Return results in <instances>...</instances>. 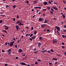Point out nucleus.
Returning <instances> with one entry per match:
<instances>
[{
	"instance_id": "1",
	"label": "nucleus",
	"mask_w": 66,
	"mask_h": 66,
	"mask_svg": "<svg viewBox=\"0 0 66 66\" xmlns=\"http://www.w3.org/2000/svg\"><path fill=\"white\" fill-rule=\"evenodd\" d=\"M7 52H8V54H11V52H12V51H11V49H10L9 50H8Z\"/></svg>"
},
{
	"instance_id": "2",
	"label": "nucleus",
	"mask_w": 66,
	"mask_h": 66,
	"mask_svg": "<svg viewBox=\"0 0 66 66\" xmlns=\"http://www.w3.org/2000/svg\"><path fill=\"white\" fill-rule=\"evenodd\" d=\"M55 28L57 29L58 31H61V30H61V29L60 28V27H58L57 26H55Z\"/></svg>"
},
{
	"instance_id": "3",
	"label": "nucleus",
	"mask_w": 66,
	"mask_h": 66,
	"mask_svg": "<svg viewBox=\"0 0 66 66\" xmlns=\"http://www.w3.org/2000/svg\"><path fill=\"white\" fill-rule=\"evenodd\" d=\"M14 43H15V41H13L12 42H11L10 43V44L9 45L10 46V47H11V46H12L13 45V44H14Z\"/></svg>"
},
{
	"instance_id": "4",
	"label": "nucleus",
	"mask_w": 66,
	"mask_h": 66,
	"mask_svg": "<svg viewBox=\"0 0 66 66\" xmlns=\"http://www.w3.org/2000/svg\"><path fill=\"white\" fill-rule=\"evenodd\" d=\"M57 42H58V40L56 39L53 40V44H55V43H56Z\"/></svg>"
},
{
	"instance_id": "5",
	"label": "nucleus",
	"mask_w": 66,
	"mask_h": 66,
	"mask_svg": "<svg viewBox=\"0 0 66 66\" xmlns=\"http://www.w3.org/2000/svg\"><path fill=\"white\" fill-rule=\"evenodd\" d=\"M39 21H43L44 20L42 18H40L39 19Z\"/></svg>"
},
{
	"instance_id": "6",
	"label": "nucleus",
	"mask_w": 66,
	"mask_h": 66,
	"mask_svg": "<svg viewBox=\"0 0 66 66\" xmlns=\"http://www.w3.org/2000/svg\"><path fill=\"white\" fill-rule=\"evenodd\" d=\"M20 65H27V64L25 63H24L23 62H21L20 63Z\"/></svg>"
},
{
	"instance_id": "7",
	"label": "nucleus",
	"mask_w": 66,
	"mask_h": 66,
	"mask_svg": "<svg viewBox=\"0 0 66 66\" xmlns=\"http://www.w3.org/2000/svg\"><path fill=\"white\" fill-rule=\"evenodd\" d=\"M52 8L53 9H54V10H55L56 11H57V10H58V9H57V7H53Z\"/></svg>"
},
{
	"instance_id": "8",
	"label": "nucleus",
	"mask_w": 66,
	"mask_h": 66,
	"mask_svg": "<svg viewBox=\"0 0 66 66\" xmlns=\"http://www.w3.org/2000/svg\"><path fill=\"white\" fill-rule=\"evenodd\" d=\"M45 25H46V24H42L41 25V28H44L45 27Z\"/></svg>"
},
{
	"instance_id": "9",
	"label": "nucleus",
	"mask_w": 66,
	"mask_h": 66,
	"mask_svg": "<svg viewBox=\"0 0 66 66\" xmlns=\"http://www.w3.org/2000/svg\"><path fill=\"white\" fill-rule=\"evenodd\" d=\"M22 50H21V49L20 48H19L18 50V51L19 52H20V53L22 52Z\"/></svg>"
},
{
	"instance_id": "10",
	"label": "nucleus",
	"mask_w": 66,
	"mask_h": 66,
	"mask_svg": "<svg viewBox=\"0 0 66 66\" xmlns=\"http://www.w3.org/2000/svg\"><path fill=\"white\" fill-rule=\"evenodd\" d=\"M16 29L17 31H18V29H19V26H18V25H16Z\"/></svg>"
},
{
	"instance_id": "11",
	"label": "nucleus",
	"mask_w": 66,
	"mask_h": 66,
	"mask_svg": "<svg viewBox=\"0 0 66 66\" xmlns=\"http://www.w3.org/2000/svg\"><path fill=\"white\" fill-rule=\"evenodd\" d=\"M40 45H41V43L39 42L38 44V47L39 48Z\"/></svg>"
},
{
	"instance_id": "12",
	"label": "nucleus",
	"mask_w": 66,
	"mask_h": 66,
	"mask_svg": "<svg viewBox=\"0 0 66 66\" xmlns=\"http://www.w3.org/2000/svg\"><path fill=\"white\" fill-rule=\"evenodd\" d=\"M35 9H41L42 7H35Z\"/></svg>"
},
{
	"instance_id": "13",
	"label": "nucleus",
	"mask_w": 66,
	"mask_h": 66,
	"mask_svg": "<svg viewBox=\"0 0 66 66\" xmlns=\"http://www.w3.org/2000/svg\"><path fill=\"white\" fill-rule=\"evenodd\" d=\"M22 21H17L16 22V23L17 24L19 23H22Z\"/></svg>"
},
{
	"instance_id": "14",
	"label": "nucleus",
	"mask_w": 66,
	"mask_h": 66,
	"mask_svg": "<svg viewBox=\"0 0 66 66\" xmlns=\"http://www.w3.org/2000/svg\"><path fill=\"white\" fill-rule=\"evenodd\" d=\"M34 4H36V3H38L37 1H35L33 2Z\"/></svg>"
},
{
	"instance_id": "15",
	"label": "nucleus",
	"mask_w": 66,
	"mask_h": 66,
	"mask_svg": "<svg viewBox=\"0 0 66 66\" xmlns=\"http://www.w3.org/2000/svg\"><path fill=\"white\" fill-rule=\"evenodd\" d=\"M43 37H40L39 38V40H42V38H43Z\"/></svg>"
},
{
	"instance_id": "16",
	"label": "nucleus",
	"mask_w": 66,
	"mask_h": 66,
	"mask_svg": "<svg viewBox=\"0 0 66 66\" xmlns=\"http://www.w3.org/2000/svg\"><path fill=\"white\" fill-rule=\"evenodd\" d=\"M47 50H45L44 51H43L42 52V53H45V52H47Z\"/></svg>"
},
{
	"instance_id": "17",
	"label": "nucleus",
	"mask_w": 66,
	"mask_h": 66,
	"mask_svg": "<svg viewBox=\"0 0 66 66\" xmlns=\"http://www.w3.org/2000/svg\"><path fill=\"white\" fill-rule=\"evenodd\" d=\"M35 37H36V36H34L32 37L31 38L32 39H35Z\"/></svg>"
},
{
	"instance_id": "18",
	"label": "nucleus",
	"mask_w": 66,
	"mask_h": 66,
	"mask_svg": "<svg viewBox=\"0 0 66 66\" xmlns=\"http://www.w3.org/2000/svg\"><path fill=\"white\" fill-rule=\"evenodd\" d=\"M18 25L19 26H21V25H22V26H23L24 24H22V23H19L18 24Z\"/></svg>"
},
{
	"instance_id": "19",
	"label": "nucleus",
	"mask_w": 66,
	"mask_h": 66,
	"mask_svg": "<svg viewBox=\"0 0 66 66\" xmlns=\"http://www.w3.org/2000/svg\"><path fill=\"white\" fill-rule=\"evenodd\" d=\"M48 22V21H47V20H46L44 21V23H46Z\"/></svg>"
},
{
	"instance_id": "20",
	"label": "nucleus",
	"mask_w": 66,
	"mask_h": 66,
	"mask_svg": "<svg viewBox=\"0 0 66 66\" xmlns=\"http://www.w3.org/2000/svg\"><path fill=\"white\" fill-rule=\"evenodd\" d=\"M43 4L44 5H47V3L46 2H43Z\"/></svg>"
},
{
	"instance_id": "21",
	"label": "nucleus",
	"mask_w": 66,
	"mask_h": 66,
	"mask_svg": "<svg viewBox=\"0 0 66 66\" xmlns=\"http://www.w3.org/2000/svg\"><path fill=\"white\" fill-rule=\"evenodd\" d=\"M3 32H5V33H6L7 34V31H6V30H3Z\"/></svg>"
},
{
	"instance_id": "22",
	"label": "nucleus",
	"mask_w": 66,
	"mask_h": 66,
	"mask_svg": "<svg viewBox=\"0 0 66 66\" xmlns=\"http://www.w3.org/2000/svg\"><path fill=\"white\" fill-rule=\"evenodd\" d=\"M12 7H13L14 9H15V7H16V6L15 5H14L13 6H12Z\"/></svg>"
},
{
	"instance_id": "23",
	"label": "nucleus",
	"mask_w": 66,
	"mask_h": 66,
	"mask_svg": "<svg viewBox=\"0 0 66 66\" xmlns=\"http://www.w3.org/2000/svg\"><path fill=\"white\" fill-rule=\"evenodd\" d=\"M50 50V51H51L52 52H53L54 51L53 49H52L51 50Z\"/></svg>"
},
{
	"instance_id": "24",
	"label": "nucleus",
	"mask_w": 66,
	"mask_h": 66,
	"mask_svg": "<svg viewBox=\"0 0 66 66\" xmlns=\"http://www.w3.org/2000/svg\"><path fill=\"white\" fill-rule=\"evenodd\" d=\"M62 16H63V18H65V15H64L63 14L62 15Z\"/></svg>"
},
{
	"instance_id": "25",
	"label": "nucleus",
	"mask_w": 66,
	"mask_h": 66,
	"mask_svg": "<svg viewBox=\"0 0 66 66\" xmlns=\"http://www.w3.org/2000/svg\"><path fill=\"white\" fill-rule=\"evenodd\" d=\"M53 60H55V61H56L57 60V59L55 58H54L53 59Z\"/></svg>"
},
{
	"instance_id": "26",
	"label": "nucleus",
	"mask_w": 66,
	"mask_h": 66,
	"mask_svg": "<svg viewBox=\"0 0 66 66\" xmlns=\"http://www.w3.org/2000/svg\"><path fill=\"white\" fill-rule=\"evenodd\" d=\"M57 34H58V35H60V33H59V31H58V30H57Z\"/></svg>"
},
{
	"instance_id": "27",
	"label": "nucleus",
	"mask_w": 66,
	"mask_h": 66,
	"mask_svg": "<svg viewBox=\"0 0 66 66\" xmlns=\"http://www.w3.org/2000/svg\"><path fill=\"white\" fill-rule=\"evenodd\" d=\"M36 50V47H35L33 51H35Z\"/></svg>"
},
{
	"instance_id": "28",
	"label": "nucleus",
	"mask_w": 66,
	"mask_h": 66,
	"mask_svg": "<svg viewBox=\"0 0 66 66\" xmlns=\"http://www.w3.org/2000/svg\"><path fill=\"white\" fill-rule=\"evenodd\" d=\"M47 9L48 10H49L50 9V7H49V6H47Z\"/></svg>"
},
{
	"instance_id": "29",
	"label": "nucleus",
	"mask_w": 66,
	"mask_h": 66,
	"mask_svg": "<svg viewBox=\"0 0 66 66\" xmlns=\"http://www.w3.org/2000/svg\"><path fill=\"white\" fill-rule=\"evenodd\" d=\"M37 52H38V51L34 52V53H37Z\"/></svg>"
},
{
	"instance_id": "30",
	"label": "nucleus",
	"mask_w": 66,
	"mask_h": 66,
	"mask_svg": "<svg viewBox=\"0 0 66 66\" xmlns=\"http://www.w3.org/2000/svg\"><path fill=\"white\" fill-rule=\"evenodd\" d=\"M19 18V16L18 15L17 16L16 18H17V19H18Z\"/></svg>"
},
{
	"instance_id": "31",
	"label": "nucleus",
	"mask_w": 66,
	"mask_h": 66,
	"mask_svg": "<svg viewBox=\"0 0 66 66\" xmlns=\"http://www.w3.org/2000/svg\"><path fill=\"white\" fill-rule=\"evenodd\" d=\"M43 11H44L45 12V11H46V9H44L43 10Z\"/></svg>"
},
{
	"instance_id": "32",
	"label": "nucleus",
	"mask_w": 66,
	"mask_h": 66,
	"mask_svg": "<svg viewBox=\"0 0 66 66\" xmlns=\"http://www.w3.org/2000/svg\"><path fill=\"white\" fill-rule=\"evenodd\" d=\"M3 21L2 20H0V23H1L2 22H3Z\"/></svg>"
},
{
	"instance_id": "33",
	"label": "nucleus",
	"mask_w": 66,
	"mask_h": 66,
	"mask_svg": "<svg viewBox=\"0 0 66 66\" xmlns=\"http://www.w3.org/2000/svg\"><path fill=\"white\" fill-rule=\"evenodd\" d=\"M33 35V34H31L30 36V37H32Z\"/></svg>"
},
{
	"instance_id": "34",
	"label": "nucleus",
	"mask_w": 66,
	"mask_h": 66,
	"mask_svg": "<svg viewBox=\"0 0 66 66\" xmlns=\"http://www.w3.org/2000/svg\"><path fill=\"white\" fill-rule=\"evenodd\" d=\"M37 32V31H35L34 32V34H36Z\"/></svg>"
},
{
	"instance_id": "35",
	"label": "nucleus",
	"mask_w": 66,
	"mask_h": 66,
	"mask_svg": "<svg viewBox=\"0 0 66 66\" xmlns=\"http://www.w3.org/2000/svg\"><path fill=\"white\" fill-rule=\"evenodd\" d=\"M62 37H63V38H65V35H62Z\"/></svg>"
},
{
	"instance_id": "36",
	"label": "nucleus",
	"mask_w": 66,
	"mask_h": 66,
	"mask_svg": "<svg viewBox=\"0 0 66 66\" xmlns=\"http://www.w3.org/2000/svg\"><path fill=\"white\" fill-rule=\"evenodd\" d=\"M38 62H35V64H36V65H37V64H38Z\"/></svg>"
},
{
	"instance_id": "37",
	"label": "nucleus",
	"mask_w": 66,
	"mask_h": 66,
	"mask_svg": "<svg viewBox=\"0 0 66 66\" xmlns=\"http://www.w3.org/2000/svg\"><path fill=\"white\" fill-rule=\"evenodd\" d=\"M47 52L48 53H50V52H50V51H47Z\"/></svg>"
},
{
	"instance_id": "38",
	"label": "nucleus",
	"mask_w": 66,
	"mask_h": 66,
	"mask_svg": "<svg viewBox=\"0 0 66 66\" xmlns=\"http://www.w3.org/2000/svg\"><path fill=\"white\" fill-rule=\"evenodd\" d=\"M2 52H5V51L4 50H2Z\"/></svg>"
},
{
	"instance_id": "39",
	"label": "nucleus",
	"mask_w": 66,
	"mask_h": 66,
	"mask_svg": "<svg viewBox=\"0 0 66 66\" xmlns=\"http://www.w3.org/2000/svg\"><path fill=\"white\" fill-rule=\"evenodd\" d=\"M64 32H66V29H63V30Z\"/></svg>"
},
{
	"instance_id": "40",
	"label": "nucleus",
	"mask_w": 66,
	"mask_h": 66,
	"mask_svg": "<svg viewBox=\"0 0 66 66\" xmlns=\"http://www.w3.org/2000/svg\"><path fill=\"white\" fill-rule=\"evenodd\" d=\"M48 3L50 4H51L52 3L50 1H49Z\"/></svg>"
},
{
	"instance_id": "41",
	"label": "nucleus",
	"mask_w": 66,
	"mask_h": 66,
	"mask_svg": "<svg viewBox=\"0 0 66 66\" xmlns=\"http://www.w3.org/2000/svg\"><path fill=\"white\" fill-rule=\"evenodd\" d=\"M31 30H33L34 29V28H33V27H31Z\"/></svg>"
},
{
	"instance_id": "42",
	"label": "nucleus",
	"mask_w": 66,
	"mask_h": 66,
	"mask_svg": "<svg viewBox=\"0 0 66 66\" xmlns=\"http://www.w3.org/2000/svg\"><path fill=\"white\" fill-rule=\"evenodd\" d=\"M50 13H51V14H53V12H52V11H50Z\"/></svg>"
},
{
	"instance_id": "43",
	"label": "nucleus",
	"mask_w": 66,
	"mask_h": 66,
	"mask_svg": "<svg viewBox=\"0 0 66 66\" xmlns=\"http://www.w3.org/2000/svg\"><path fill=\"white\" fill-rule=\"evenodd\" d=\"M51 10L52 11H54V10L53 9L51 8Z\"/></svg>"
},
{
	"instance_id": "44",
	"label": "nucleus",
	"mask_w": 66,
	"mask_h": 66,
	"mask_svg": "<svg viewBox=\"0 0 66 66\" xmlns=\"http://www.w3.org/2000/svg\"><path fill=\"white\" fill-rule=\"evenodd\" d=\"M62 48H63V49H64V48H65V46H62Z\"/></svg>"
},
{
	"instance_id": "45",
	"label": "nucleus",
	"mask_w": 66,
	"mask_h": 66,
	"mask_svg": "<svg viewBox=\"0 0 66 66\" xmlns=\"http://www.w3.org/2000/svg\"><path fill=\"white\" fill-rule=\"evenodd\" d=\"M34 66V64H31V65H30V66Z\"/></svg>"
},
{
	"instance_id": "46",
	"label": "nucleus",
	"mask_w": 66,
	"mask_h": 66,
	"mask_svg": "<svg viewBox=\"0 0 66 66\" xmlns=\"http://www.w3.org/2000/svg\"><path fill=\"white\" fill-rule=\"evenodd\" d=\"M9 6L8 5H7L6 6V7H9Z\"/></svg>"
},
{
	"instance_id": "47",
	"label": "nucleus",
	"mask_w": 66,
	"mask_h": 66,
	"mask_svg": "<svg viewBox=\"0 0 66 66\" xmlns=\"http://www.w3.org/2000/svg\"><path fill=\"white\" fill-rule=\"evenodd\" d=\"M37 60L39 62H41V60L40 59H38Z\"/></svg>"
},
{
	"instance_id": "48",
	"label": "nucleus",
	"mask_w": 66,
	"mask_h": 66,
	"mask_svg": "<svg viewBox=\"0 0 66 66\" xmlns=\"http://www.w3.org/2000/svg\"><path fill=\"white\" fill-rule=\"evenodd\" d=\"M54 4H57V3L56 2H54Z\"/></svg>"
},
{
	"instance_id": "49",
	"label": "nucleus",
	"mask_w": 66,
	"mask_h": 66,
	"mask_svg": "<svg viewBox=\"0 0 66 66\" xmlns=\"http://www.w3.org/2000/svg\"><path fill=\"white\" fill-rule=\"evenodd\" d=\"M0 14L1 15H2V14H3V12H1Z\"/></svg>"
},
{
	"instance_id": "50",
	"label": "nucleus",
	"mask_w": 66,
	"mask_h": 66,
	"mask_svg": "<svg viewBox=\"0 0 66 66\" xmlns=\"http://www.w3.org/2000/svg\"><path fill=\"white\" fill-rule=\"evenodd\" d=\"M5 29H6V30H8L9 29V28H8V27H6Z\"/></svg>"
},
{
	"instance_id": "51",
	"label": "nucleus",
	"mask_w": 66,
	"mask_h": 66,
	"mask_svg": "<svg viewBox=\"0 0 66 66\" xmlns=\"http://www.w3.org/2000/svg\"><path fill=\"white\" fill-rule=\"evenodd\" d=\"M13 20L14 21H15L16 20V19H15L14 18H13Z\"/></svg>"
},
{
	"instance_id": "52",
	"label": "nucleus",
	"mask_w": 66,
	"mask_h": 66,
	"mask_svg": "<svg viewBox=\"0 0 66 66\" xmlns=\"http://www.w3.org/2000/svg\"><path fill=\"white\" fill-rule=\"evenodd\" d=\"M52 63H51V62H49V65H52Z\"/></svg>"
},
{
	"instance_id": "53",
	"label": "nucleus",
	"mask_w": 66,
	"mask_h": 66,
	"mask_svg": "<svg viewBox=\"0 0 66 66\" xmlns=\"http://www.w3.org/2000/svg\"><path fill=\"white\" fill-rule=\"evenodd\" d=\"M55 64L56 65H57V62H56L55 63Z\"/></svg>"
},
{
	"instance_id": "54",
	"label": "nucleus",
	"mask_w": 66,
	"mask_h": 66,
	"mask_svg": "<svg viewBox=\"0 0 66 66\" xmlns=\"http://www.w3.org/2000/svg\"><path fill=\"white\" fill-rule=\"evenodd\" d=\"M47 32H49L50 31V30H49L48 29H47Z\"/></svg>"
},
{
	"instance_id": "55",
	"label": "nucleus",
	"mask_w": 66,
	"mask_h": 66,
	"mask_svg": "<svg viewBox=\"0 0 66 66\" xmlns=\"http://www.w3.org/2000/svg\"><path fill=\"white\" fill-rule=\"evenodd\" d=\"M63 3H66V2H65V1H63Z\"/></svg>"
},
{
	"instance_id": "56",
	"label": "nucleus",
	"mask_w": 66,
	"mask_h": 66,
	"mask_svg": "<svg viewBox=\"0 0 66 66\" xmlns=\"http://www.w3.org/2000/svg\"><path fill=\"white\" fill-rule=\"evenodd\" d=\"M15 48H17V45H15Z\"/></svg>"
},
{
	"instance_id": "57",
	"label": "nucleus",
	"mask_w": 66,
	"mask_h": 66,
	"mask_svg": "<svg viewBox=\"0 0 66 66\" xmlns=\"http://www.w3.org/2000/svg\"><path fill=\"white\" fill-rule=\"evenodd\" d=\"M1 16H2V17H4V16H5V15H1Z\"/></svg>"
},
{
	"instance_id": "58",
	"label": "nucleus",
	"mask_w": 66,
	"mask_h": 66,
	"mask_svg": "<svg viewBox=\"0 0 66 66\" xmlns=\"http://www.w3.org/2000/svg\"><path fill=\"white\" fill-rule=\"evenodd\" d=\"M7 45V43L6 42V43L5 45V46H6V45Z\"/></svg>"
},
{
	"instance_id": "59",
	"label": "nucleus",
	"mask_w": 66,
	"mask_h": 66,
	"mask_svg": "<svg viewBox=\"0 0 66 66\" xmlns=\"http://www.w3.org/2000/svg\"><path fill=\"white\" fill-rule=\"evenodd\" d=\"M26 3H29V1H27Z\"/></svg>"
},
{
	"instance_id": "60",
	"label": "nucleus",
	"mask_w": 66,
	"mask_h": 66,
	"mask_svg": "<svg viewBox=\"0 0 66 66\" xmlns=\"http://www.w3.org/2000/svg\"><path fill=\"white\" fill-rule=\"evenodd\" d=\"M28 36V34H27L26 35V36L27 37Z\"/></svg>"
},
{
	"instance_id": "61",
	"label": "nucleus",
	"mask_w": 66,
	"mask_h": 66,
	"mask_svg": "<svg viewBox=\"0 0 66 66\" xmlns=\"http://www.w3.org/2000/svg\"><path fill=\"white\" fill-rule=\"evenodd\" d=\"M62 45H64V43L62 42Z\"/></svg>"
},
{
	"instance_id": "62",
	"label": "nucleus",
	"mask_w": 66,
	"mask_h": 66,
	"mask_svg": "<svg viewBox=\"0 0 66 66\" xmlns=\"http://www.w3.org/2000/svg\"><path fill=\"white\" fill-rule=\"evenodd\" d=\"M7 64L6 63V64H5V66H7Z\"/></svg>"
},
{
	"instance_id": "63",
	"label": "nucleus",
	"mask_w": 66,
	"mask_h": 66,
	"mask_svg": "<svg viewBox=\"0 0 66 66\" xmlns=\"http://www.w3.org/2000/svg\"><path fill=\"white\" fill-rule=\"evenodd\" d=\"M64 28H66V25H64Z\"/></svg>"
},
{
	"instance_id": "64",
	"label": "nucleus",
	"mask_w": 66,
	"mask_h": 66,
	"mask_svg": "<svg viewBox=\"0 0 66 66\" xmlns=\"http://www.w3.org/2000/svg\"><path fill=\"white\" fill-rule=\"evenodd\" d=\"M38 11H39V10H38L37 11L36 13H37Z\"/></svg>"
}]
</instances>
